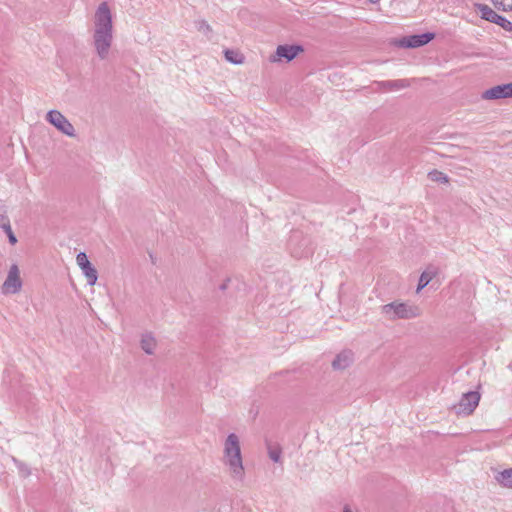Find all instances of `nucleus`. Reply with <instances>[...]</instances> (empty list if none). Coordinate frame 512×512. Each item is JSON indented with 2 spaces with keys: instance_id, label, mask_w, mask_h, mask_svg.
I'll return each mask as SVG.
<instances>
[{
  "instance_id": "aec40b11",
  "label": "nucleus",
  "mask_w": 512,
  "mask_h": 512,
  "mask_svg": "<svg viewBox=\"0 0 512 512\" xmlns=\"http://www.w3.org/2000/svg\"><path fill=\"white\" fill-rule=\"evenodd\" d=\"M14 463L22 476L28 477L31 475V469L26 463L18 461L16 459H14Z\"/></svg>"
},
{
  "instance_id": "4be33fe9",
  "label": "nucleus",
  "mask_w": 512,
  "mask_h": 512,
  "mask_svg": "<svg viewBox=\"0 0 512 512\" xmlns=\"http://www.w3.org/2000/svg\"><path fill=\"white\" fill-rule=\"evenodd\" d=\"M494 5L504 11L512 10V0H492Z\"/></svg>"
},
{
  "instance_id": "bb28decb",
  "label": "nucleus",
  "mask_w": 512,
  "mask_h": 512,
  "mask_svg": "<svg viewBox=\"0 0 512 512\" xmlns=\"http://www.w3.org/2000/svg\"><path fill=\"white\" fill-rule=\"evenodd\" d=\"M343 512H352L348 507H345Z\"/></svg>"
},
{
  "instance_id": "9b49d317",
  "label": "nucleus",
  "mask_w": 512,
  "mask_h": 512,
  "mask_svg": "<svg viewBox=\"0 0 512 512\" xmlns=\"http://www.w3.org/2000/svg\"><path fill=\"white\" fill-rule=\"evenodd\" d=\"M141 348L142 350L151 355L154 353L155 351V348H156V340L155 338L152 336V334L150 333H145L142 335L141 337Z\"/></svg>"
},
{
  "instance_id": "dca6fc26",
  "label": "nucleus",
  "mask_w": 512,
  "mask_h": 512,
  "mask_svg": "<svg viewBox=\"0 0 512 512\" xmlns=\"http://www.w3.org/2000/svg\"><path fill=\"white\" fill-rule=\"evenodd\" d=\"M383 86L389 90H399L407 86L405 80H391L383 82Z\"/></svg>"
},
{
  "instance_id": "ddd939ff",
  "label": "nucleus",
  "mask_w": 512,
  "mask_h": 512,
  "mask_svg": "<svg viewBox=\"0 0 512 512\" xmlns=\"http://www.w3.org/2000/svg\"><path fill=\"white\" fill-rule=\"evenodd\" d=\"M436 274H437L436 268H433V267L427 268L420 276L417 291H420L424 287H426Z\"/></svg>"
},
{
  "instance_id": "0eeeda50",
  "label": "nucleus",
  "mask_w": 512,
  "mask_h": 512,
  "mask_svg": "<svg viewBox=\"0 0 512 512\" xmlns=\"http://www.w3.org/2000/svg\"><path fill=\"white\" fill-rule=\"evenodd\" d=\"M22 288V280L20 278V271L16 264H13L7 274V277L2 285L3 294H16Z\"/></svg>"
},
{
  "instance_id": "2eb2a0df",
  "label": "nucleus",
  "mask_w": 512,
  "mask_h": 512,
  "mask_svg": "<svg viewBox=\"0 0 512 512\" xmlns=\"http://www.w3.org/2000/svg\"><path fill=\"white\" fill-rule=\"evenodd\" d=\"M80 269L82 270V273L86 277L87 283L91 286L94 285L98 279V274L93 265L90 263Z\"/></svg>"
},
{
  "instance_id": "4468645a",
  "label": "nucleus",
  "mask_w": 512,
  "mask_h": 512,
  "mask_svg": "<svg viewBox=\"0 0 512 512\" xmlns=\"http://www.w3.org/2000/svg\"><path fill=\"white\" fill-rule=\"evenodd\" d=\"M495 478L500 485L512 488V468L499 472Z\"/></svg>"
},
{
  "instance_id": "f257e3e1",
  "label": "nucleus",
  "mask_w": 512,
  "mask_h": 512,
  "mask_svg": "<svg viewBox=\"0 0 512 512\" xmlns=\"http://www.w3.org/2000/svg\"><path fill=\"white\" fill-rule=\"evenodd\" d=\"M113 42L112 13L106 2H102L95 11L92 26V44L101 60L109 57Z\"/></svg>"
},
{
  "instance_id": "423d86ee",
  "label": "nucleus",
  "mask_w": 512,
  "mask_h": 512,
  "mask_svg": "<svg viewBox=\"0 0 512 512\" xmlns=\"http://www.w3.org/2000/svg\"><path fill=\"white\" fill-rule=\"evenodd\" d=\"M303 51L300 45H278L274 54L269 57L271 63H279L285 60L286 62L292 61Z\"/></svg>"
},
{
  "instance_id": "f8f14e48",
  "label": "nucleus",
  "mask_w": 512,
  "mask_h": 512,
  "mask_svg": "<svg viewBox=\"0 0 512 512\" xmlns=\"http://www.w3.org/2000/svg\"><path fill=\"white\" fill-rule=\"evenodd\" d=\"M481 18L489 22H497L499 20V14H497L492 8L487 5L480 4L478 6Z\"/></svg>"
},
{
  "instance_id": "f3484780",
  "label": "nucleus",
  "mask_w": 512,
  "mask_h": 512,
  "mask_svg": "<svg viewBox=\"0 0 512 512\" xmlns=\"http://www.w3.org/2000/svg\"><path fill=\"white\" fill-rule=\"evenodd\" d=\"M281 454L282 451L280 447L272 445L268 446V455L273 462L279 463L281 461Z\"/></svg>"
},
{
  "instance_id": "1a4fd4ad",
  "label": "nucleus",
  "mask_w": 512,
  "mask_h": 512,
  "mask_svg": "<svg viewBox=\"0 0 512 512\" xmlns=\"http://www.w3.org/2000/svg\"><path fill=\"white\" fill-rule=\"evenodd\" d=\"M482 98L485 100H498L504 98H512V82L497 85L485 90L482 93Z\"/></svg>"
},
{
  "instance_id": "393cba45",
  "label": "nucleus",
  "mask_w": 512,
  "mask_h": 512,
  "mask_svg": "<svg viewBox=\"0 0 512 512\" xmlns=\"http://www.w3.org/2000/svg\"><path fill=\"white\" fill-rule=\"evenodd\" d=\"M495 24H498L505 30H511L512 29V23L508 21L505 17L499 15V20L497 22H494Z\"/></svg>"
},
{
  "instance_id": "a878e982",
  "label": "nucleus",
  "mask_w": 512,
  "mask_h": 512,
  "mask_svg": "<svg viewBox=\"0 0 512 512\" xmlns=\"http://www.w3.org/2000/svg\"><path fill=\"white\" fill-rule=\"evenodd\" d=\"M9 239L10 244L14 245L17 243V238L15 234L12 231V228H9V230L4 231Z\"/></svg>"
},
{
  "instance_id": "7ed1b4c3",
  "label": "nucleus",
  "mask_w": 512,
  "mask_h": 512,
  "mask_svg": "<svg viewBox=\"0 0 512 512\" xmlns=\"http://www.w3.org/2000/svg\"><path fill=\"white\" fill-rule=\"evenodd\" d=\"M382 314L386 319L394 321L415 318L420 314V310L415 305L395 301L382 306Z\"/></svg>"
},
{
  "instance_id": "5701e85b",
  "label": "nucleus",
  "mask_w": 512,
  "mask_h": 512,
  "mask_svg": "<svg viewBox=\"0 0 512 512\" xmlns=\"http://www.w3.org/2000/svg\"><path fill=\"white\" fill-rule=\"evenodd\" d=\"M76 262L80 268L85 267L86 265L90 264V261L84 252H80L77 254Z\"/></svg>"
},
{
  "instance_id": "20e7f679",
  "label": "nucleus",
  "mask_w": 512,
  "mask_h": 512,
  "mask_svg": "<svg viewBox=\"0 0 512 512\" xmlns=\"http://www.w3.org/2000/svg\"><path fill=\"white\" fill-rule=\"evenodd\" d=\"M45 119L64 135L69 137H74L76 135L74 126L60 111H48Z\"/></svg>"
},
{
  "instance_id": "6ab92c4d",
  "label": "nucleus",
  "mask_w": 512,
  "mask_h": 512,
  "mask_svg": "<svg viewBox=\"0 0 512 512\" xmlns=\"http://www.w3.org/2000/svg\"><path fill=\"white\" fill-rule=\"evenodd\" d=\"M225 58L233 64H240L243 62V57L233 50H226Z\"/></svg>"
},
{
  "instance_id": "9d476101",
  "label": "nucleus",
  "mask_w": 512,
  "mask_h": 512,
  "mask_svg": "<svg viewBox=\"0 0 512 512\" xmlns=\"http://www.w3.org/2000/svg\"><path fill=\"white\" fill-rule=\"evenodd\" d=\"M353 362V353L350 350H344L339 353L332 362V366L336 370L347 368Z\"/></svg>"
},
{
  "instance_id": "f03ea898",
  "label": "nucleus",
  "mask_w": 512,
  "mask_h": 512,
  "mask_svg": "<svg viewBox=\"0 0 512 512\" xmlns=\"http://www.w3.org/2000/svg\"><path fill=\"white\" fill-rule=\"evenodd\" d=\"M222 463L233 481L240 483L244 481L245 468L240 438L235 433H230L223 443Z\"/></svg>"
},
{
  "instance_id": "39448f33",
  "label": "nucleus",
  "mask_w": 512,
  "mask_h": 512,
  "mask_svg": "<svg viewBox=\"0 0 512 512\" xmlns=\"http://www.w3.org/2000/svg\"><path fill=\"white\" fill-rule=\"evenodd\" d=\"M480 397V393L477 391L464 393L459 400V403L453 407L455 413L463 416L470 415L478 406Z\"/></svg>"
},
{
  "instance_id": "a211bd4d",
  "label": "nucleus",
  "mask_w": 512,
  "mask_h": 512,
  "mask_svg": "<svg viewBox=\"0 0 512 512\" xmlns=\"http://www.w3.org/2000/svg\"><path fill=\"white\" fill-rule=\"evenodd\" d=\"M428 177L431 181H434V182H441V183L448 182L447 176L443 172L438 171V170H432L431 172H429Z\"/></svg>"
},
{
  "instance_id": "412c9836",
  "label": "nucleus",
  "mask_w": 512,
  "mask_h": 512,
  "mask_svg": "<svg viewBox=\"0 0 512 512\" xmlns=\"http://www.w3.org/2000/svg\"><path fill=\"white\" fill-rule=\"evenodd\" d=\"M195 25H196V28L198 29V31H200L204 34H209L212 31L211 26L208 24L207 21H205L203 19L196 21Z\"/></svg>"
},
{
  "instance_id": "b1692460",
  "label": "nucleus",
  "mask_w": 512,
  "mask_h": 512,
  "mask_svg": "<svg viewBox=\"0 0 512 512\" xmlns=\"http://www.w3.org/2000/svg\"><path fill=\"white\" fill-rule=\"evenodd\" d=\"M0 228H2L4 231L9 230V228H11L9 218L5 215V213H1V212H0Z\"/></svg>"
},
{
  "instance_id": "6e6552de",
  "label": "nucleus",
  "mask_w": 512,
  "mask_h": 512,
  "mask_svg": "<svg viewBox=\"0 0 512 512\" xmlns=\"http://www.w3.org/2000/svg\"><path fill=\"white\" fill-rule=\"evenodd\" d=\"M435 38V34L426 32L422 34L407 35L397 40V45L402 48H419Z\"/></svg>"
}]
</instances>
